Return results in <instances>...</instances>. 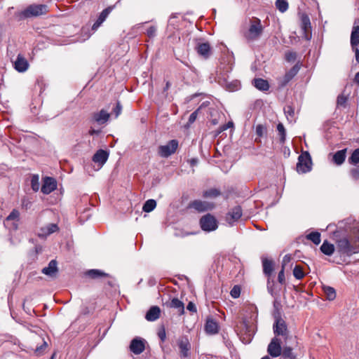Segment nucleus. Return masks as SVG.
<instances>
[{"instance_id":"23","label":"nucleus","mask_w":359,"mask_h":359,"mask_svg":"<svg viewBox=\"0 0 359 359\" xmlns=\"http://www.w3.org/2000/svg\"><path fill=\"white\" fill-rule=\"evenodd\" d=\"M301 23H302V29L304 31V36L306 39L309 40L311 36L309 35V32L311 29V22L308 15H302L301 18Z\"/></svg>"},{"instance_id":"1","label":"nucleus","mask_w":359,"mask_h":359,"mask_svg":"<svg viewBox=\"0 0 359 359\" xmlns=\"http://www.w3.org/2000/svg\"><path fill=\"white\" fill-rule=\"evenodd\" d=\"M264 27L261 20L257 17L250 18L248 25L243 27L241 33L244 39L248 43L258 41L264 33Z\"/></svg>"},{"instance_id":"21","label":"nucleus","mask_w":359,"mask_h":359,"mask_svg":"<svg viewBox=\"0 0 359 359\" xmlns=\"http://www.w3.org/2000/svg\"><path fill=\"white\" fill-rule=\"evenodd\" d=\"M262 261L263 273L266 276H267L268 279H270L274 271L275 263L273 260L267 258H262Z\"/></svg>"},{"instance_id":"43","label":"nucleus","mask_w":359,"mask_h":359,"mask_svg":"<svg viewBox=\"0 0 359 359\" xmlns=\"http://www.w3.org/2000/svg\"><path fill=\"white\" fill-rule=\"evenodd\" d=\"M346 102H347V97L344 95L341 94L337 97V106L345 107Z\"/></svg>"},{"instance_id":"27","label":"nucleus","mask_w":359,"mask_h":359,"mask_svg":"<svg viewBox=\"0 0 359 359\" xmlns=\"http://www.w3.org/2000/svg\"><path fill=\"white\" fill-rule=\"evenodd\" d=\"M346 149H344L335 152L332 156V161L337 165H341L346 157Z\"/></svg>"},{"instance_id":"14","label":"nucleus","mask_w":359,"mask_h":359,"mask_svg":"<svg viewBox=\"0 0 359 359\" xmlns=\"http://www.w3.org/2000/svg\"><path fill=\"white\" fill-rule=\"evenodd\" d=\"M57 188V182L53 177H46L43 180L41 191L44 194H49Z\"/></svg>"},{"instance_id":"11","label":"nucleus","mask_w":359,"mask_h":359,"mask_svg":"<svg viewBox=\"0 0 359 359\" xmlns=\"http://www.w3.org/2000/svg\"><path fill=\"white\" fill-rule=\"evenodd\" d=\"M243 210L240 205H236L231 208L226 215V222L232 226L242 216Z\"/></svg>"},{"instance_id":"38","label":"nucleus","mask_w":359,"mask_h":359,"mask_svg":"<svg viewBox=\"0 0 359 359\" xmlns=\"http://www.w3.org/2000/svg\"><path fill=\"white\" fill-rule=\"evenodd\" d=\"M348 162L351 165H357L359 163V147L353 150L351 156L348 159Z\"/></svg>"},{"instance_id":"32","label":"nucleus","mask_w":359,"mask_h":359,"mask_svg":"<svg viewBox=\"0 0 359 359\" xmlns=\"http://www.w3.org/2000/svg\"><path fill=\"white\" fill-rule=\"evenodd\" d=\"M320 249L325 255L331 256L334 252V245L330 243L327 241H324Z\"/></svg>"},{"instance_id":"64","label":"nucleus","mask_w":359,"mask_h":359,"mask_svg":"<svg viewBox=\"0 0 359 359\" xmlns=\"http://www.w3.org/2000/svg\"><path fill=\"white\" fill-rule=\"evenodd\" d=\"M261 359H270V358L268 355L264 356Z\"/></svg>"},{"instance_id":"45","label":"nucleus","mask_w":359,"mask_h":359,"mask_svg":"<svg viewBox=\"0 0 359 359\" xmlns=\"http://www.w3.org/2000/svg\"><path fill=\"white\" fill-rule=\"evenodd\" d=\"M284 112L286 114L287 118H289V116L290 118H293L294 116V110L290 105H287L284 108Z\"/></svg>"},{"instance_id":"19","label":"nucleus","mask_w":359,"mask_h":359,"mask_svg":"<svg viewBox=\"0 0 359 359\" xmlns=\"http://www.w3.org/2000/svg\"><path fill=\"white\" fill-rule=\"evenodd\" d=\"M110 117V114L104 109L98 112H95L92 115V119L94 122L101 125L107 123Z\"/></svg>"},{"instance_id":"29","label":"nucleus","mask_w":359,"mask_h":359,"mask_svg":"<svg viewBox=\"0 0 359 359\" xmlns=\"http://www.w3.org/2000/svg\"><path fill=\"white\" fill-rule=\"evenodd\" d=\"M254 86L259 90L266 91L269 88V84L266 80L263 79H255L252 81Z\"/></svg>"},{"instance_id":"25","label":"nucleus","mask_w":359,"mask_h":359,"mask_svg":"<svg viewBox=\"0 0 359 359\" xmlns=\"http://www.w3.org/2000/svg\"><path fill=\"white\" fill-rule=\"evenodd\" d=\"M205 330L210 334H217L219 331L217 323L213 319H207L205 325Z\"/></svg>"},{"instance_id":"62","label":"nucleus","mask_w":359,"mask_h":359,"mask_svg":"<svg viewBox=\"0 0 359 359\" xmlns=\"http://www.w3.org/2000/svg\"><path fill=\"white\" fill-rule=\"evenodd\" d=\"M189 163L191 166H195L198 163V159L197 158H191L189 161Z\"/></svg>"},{"instance_id":"47","label":"nucleus","mask_w":359,"mask_h":359,"mask_svg":"<svg viewBox=\"0 0 359 359\" xmlns=\"http://www.w3.org/2000/svg\"><path fill=\"white\" fill-rule=\"evenodd\" d=\"M350 175L355 180H359V165L350 170Z\"/></svg>"},{"instance_id":"12","label":"nucleus","mask_w":359,"mask_h":359,"mask_svg":"<svg viewBox=\"0 0 359 359\" xmlns=\"http://www.w3.org/2000/svg\"><path fill=\"white\" fill-rule=\"evenodd\" d=\"M195 49L197 53L205 60L208 59L212 53V48L208 42H198Z\"/></svg>"},{"instance_id":"15","label":"nucleus","mask_w":359,"mask_h":359,"mask_svg":"<svg viewBox=\"0 0 359 359\" xmlns=\"http://www.w3.org/2000/svg\"><path fill=\"white\" fill-rule=\"evenodd\" d=\"M58 230L59 228L56 224L50 223L41 227L37 232V236L43 238H46L48 236L57 231Z\"/></svg>"},{"instance_id":"4","label":"nucleus","mask_w":359,"mask_h":359,"mask_svg":"<svg viewBox=\"0 0 359 359\" xmlns=\"http://www.w3.org/2000/svg\"><path fill=\"white\" fill-rule=\"evenodd\" d=\"M48 12V8L46 4H32L22 11L21 15L25 18H29L45 15Z\"/></svg>"},{"instance_id":"9","label":"nucleus","mask_w":359,"mask_h":359,"mask_svg":"<svg viewBox=\"0 0 359 359\" xmlns=\"http://www.w3.org/2000/svg\"><path fill=\"white\" fill-rule=\"evenodd\" d=\"M178 147V141L172 140L165 145H161L158 147V154L163 158H167L173 154Z\"/></svg>"},{"instance_id":"31","label":"nucleus","mask_w":359,"mask_h":359,"mask_svg":"<svg viewBox=\"0 0 359 359\" xmlns=\"http://www.w3.org/2000/svg\"><path fill=\"white\" fill-rule=\"evenodd\" d=\"M86 275L92 279L109 276L108 273H106L100 269H90L86 272Z\"/></svg>"},{"instance_id":"51","label":"nucleus","mask_w":359,"mask_h":359,"mask_svg":"<svg viewBox=\"0 0 359 359\" xmlns=\"http://www.w3.org/2000/svg\"><path fill=\"white\" fill-rule=\"evenodd\" d=\"M31 184H32V189H33L34 191H37L39 190V182H38V178H37V177H34L32 179Z\"/></svg>"},{"instance_id":"41","label":"nucleus","mask_w":359,"mask_h":359,"mask_svg":"<svg viewBox=\"0 0 359 359\" xmlns=\"http://www.w3.org/2000/svg\"><path fill=\"white\" fill-rule=\"evenodd\" d=\"M277 130H278V135L280 136V143H284L285 141L286 131H285V127L283 125V123H279L277 125Z\"/></svg>"},{"instance_id":"13","label":"nucleus","mask_w":359,"mask_h":359,"mask_svg":"<svg viewBox=\"0 0 359 359\" xmlns=\"http://www.w3.org/2000/svg\"><path fill=\"white\" fill-rule=\"evenodd\" d=\"M146 341L140 337L134 338L130 344V351L135 355L142 353L145 349Z\"/></svg>"},{"instance_id":"7","label":"nucleus","mask_w":359,"mask_h":359,"mask_svg":"<svg viewBox=\"0 0 359 359\" xmlns=\"http://www.w3.org/2000/svg\"><path fill=\"white\" fill-rule=\"evenodd\" d=\"M284 344L282 339L278 337H273L268 345L267 352L273 358H276L281 355L282 346Z\"/></svg>"},{"instance_id":"36","label":"nucleus","mask_w":359,"mask_h":359,"mask_svg":"<svg viewBox=\"0 0 359 359\" xmlns=\"http://www.w3.org/2000/svg\"><path fill=\"white\" fill-rule=\"evenodd\" d=\"M156 202L155 200L154 199H149L147 200L143 207H142V210L145 212H151L153 210H154V208H156Z\"/></svg>"},{"instance_id":"48","label":"nucleus","mask_w":359,"mask_h":359,"mask_svg":"<svg viewBox=\"0 0 359 359\" xmlns=\"http://www.w3.org/2000/svg\"><path fill=\"white\" fill-rule=\"evenodd\" d=\"M285 269H281L278 275V281L280 284L284 285L285 284Z\"/></svg>"},{"instance_id":"16","label":"nucleus","mask_w":359,"mask_h":359,"mask_svg":"<svg viewBox=\"0 0 359 359\" xmlns=\"http://www.w3.org/2000/svg\"><path fill=\"white\" fill-rule=\"evenodd\" d=\"M114 6H108L107 8L104 9L100 15L98 16L97 20L95 22V23L92 26V29L93 31H95L97 29L98 27L105 21L109 13L112 11L114 9Z\"/></svg>"},{"instance_id":"3","label":"nucleus","mask_w":359,"mask_h":359,"mask_svg":"<svg viewBox=\"0 0 359 359\" xmlns=\"http://www.w3.org/2000/svg\"><path fill=\"white\" fill-rule=\"evenodd\" d=\"M337 248L341 255L350 257L359 252V244L352 240L343 238L337 241Z\"/></svg>"},{"instance_id":"6","label":"nucleus","mask_w":359,"mask_h":359,"mask_svg":"<svg viewBox=\"0 0 359 359\" xmlns=\"http://www.w3.org/2000/svg\"><path fill=\"white\" fill-rule=\"evenodd\" d=\"M199 224L201 229L204 231H212L217 229L218 222L215 216L208 213L200 219Z\"/></svg>"},{"instance_id":"22","label":"nucleus","mask_w":359,"mask_h":359,"mask_svg":"<svg viewBox=\"0 0 359 359\" xmlns=\"http://www.w3.org/2000/svg\"><path fill=\"white\" fill-rule=\"evenodd\" d=\"M161 314V309L157 306H151L147 312L145 318L148 321H155L159 318Z\"/></svg>"},{"instance_id":"44","label":"nucleus","mask_w":359,"mask_h":359,"mask_svg":"<svg viewBox=\"0 0 359 359\" xmlns=\"http://www.w3.org/2000/svg\"><path fill=\"white\" fill-rule=\"evenodd\" d=\"M231 296L233 298H238L241 294V288L238 285H235L230 292Z\"/></svg>"},{"instance_id":"26","label":"nucleus","mask_w":359,"mask_h":359,"mask_svg":"<svg viewBox=\"0 0 359 359\" xmlns=\"http://www.w3.org/2000/svg\"><path fill=\"white\" fill-rule=\"evenodd\" d=\"M19 217H20V212L18 210L13 209L11 212L8 215V216L6 217V221L4 222V224L6 226L8 225V223L11 221H13V229H18V222L19 221Z\"/></svg>"},{"instance_id":"37","label":"nucleus","mask_w":359,"mask_h":359,"mask_svg":"<svg viewBox=\"0 0 359 359\" xmlns=\"http://www.w3.org/2000/svg\"><path fill=\"white\" fill-rule=\"evenodd\" d=\"M306 238L311 241L315 245L320 244L321 241L320 233L318 231H313L306 235Z\"/></svg>"},{"instance_id":"61","label":"nucleus","mask_w":359,"mask_h":359,"mask_svg":"<svg viewBox=\"0 0 359 359\" xmlns=\"http://www.w3.org/2000/svg\"><path fill=\"white\" fill-rule=\"evenodd\" d=\"M353 81L355 83L359 86V72L355 74Z\"/></svg>"},{"instance_id":"35","label":"nucleus","mask_w":359,"mask_h":359,"mask_svg":"<svg viewBox=\"0 0 359 359\" xmlns=\"http://www.w3.org/2000/svg\"><path fill=\"white\" fill-rule=\"evenodd\" d=\"M323 289L327 299L332 301L336 298V291L334 287L330 286H323Z\"/></svg>"},{"instance_id":"60","label":"nucleus","mask_w":359,"mask_h":359,"mask_svg":"<svg viewBox=\"0 0 359 359\" xmlns=\"http://www.w3.org/2000/svg\"><path fill=\"white\" fill-rule=\"evenodd\" d=\"M100 132H101V131H100V130H95V129H93V128H90V129L89 130L88 133H89V135H98V134H100Z\"/></svg>"},{"instance_id":"5","label":"nucleus","mask_w":359,"mask_h":359,"mask_svg":"<svg viewBox=\"0 0 359 359\" xmlns=\"http://www.w3.org/2000/svg\"><path fill=\"white\" fill-rule=\"evenodd\" d=\"M312 161L308 151H304L298 157L297 171L299 173H306L311 170Z\"/></svg>"},{"instance_id":"58","label":"nucleus","mask_w":359,"mask_h":359,"mask_svg":"<svg viewBox=\"0 0 359 359\" xmlns=\"http://www.w3.org/2000/svg\"><path fill=\"white\" fill-rule=\"evenodd\" d=\"M267 290L269 291V292L273 295V289L272 287V286L271 285V282H270V279H268V281H267Z\"/></svg>"},{"instance_id":"49","label":"nucleus","mask_w":359,"mask_h":359,"mask_svg":"<svg viewBox=\"0 0 359 359\" xmlns=\"http://www.w3.org/2000/svg\"><path fill=\"white\" fill-rule=\"evenodd\" d=\"M122 111V106L120 103V102H117L116 107L113 109V112L115 114V117L117 118L121 113Z\"/></svg>"},{"instance_id":"24","label":"nucleus","mask_w":359,"mask_h":359,"mask_svg":"<svg viewBox=\"0 0 359 359\" xmlns=\"http://www.w3.org/2000/svg\"><path fill=\"white\" fill-rule=\"evenodd\" d=\"M15 69L19 72H25L28 68V62L27 60L22 57L20 55H18L17 59L15 62Z\"/></svg>"},{"instance_id":"50","label":"nucleus","mask_w":359,"mask_h":359,"mask_svg":"<svg viewBox=\"0 0 359 359\" xmlns=\"http://www.w3.org/2000/svg\"><path fill=\"white\" fill-rule=\"evenodd\" d=\"M156 32V28L154 26L149 27L147 30V34L149 38L155 36Z\"/></svg>"},{"instance_id":"46","label":"nucleus","mask_w":359,"mask_h":359,"mask_svg":"<svg viewBox=\"0 0 359 359\" xmlns=\"http://www.w3.org/2000/svg\"><path fill=\"white\" fill-rule=\"evenodd\" d=\"M202 106H201L200 107H198L196 110H195L194 112H192L189 117V120H188V123L189 124H192L196 119L197 118V116H198V111L199 110L201 109Z\"/></svg>"},{"instance_id":"59","label":"nucleus","mask_w":359,"mask_h":359,"mask_svg":"<svg viewBox=\"0 0 359 359\" xmlns=\"http://www.w3.org/2000/svg\"><path fill=\"white\" fill-rule=\"evenodd\" d=\"M352 49H353V50L355 53V60L357 61L358 63H359V50H358V47H355V48H352Z\"/></svg>"},{"instance_id":"10","label":"nucleus","mask_w":359,"mask_h":359,"mask_svg":"<svg viewBox=\"0 0 359 359\" xmlns=\"http://www.w3.org/2000/svg\"><path fill=\"white\" fill-rule=\"evenodd\" d=\"M177 346L180 349L181 358H187L190 355L191 345L187 336H182L177 339Z\"/></svg>"},{"instance_id":"2","label":"nucleus","mask_w":359,"mask_h":359,"mask_svg":"<svg viewBox=\"0 0 359 359\" xmlns=\"http://www.w3.org/2000/svg\"><path fill=\"white\" fill-rule=\"evenodd\" d=\"M273 329L274 337L280 338L285 344H288L290 340H296V337H293L290 334L286 323L281 318H276Z\"/></svg>"},{"instance_id":"33","label":"nucleus","mask_w":359,"mask_h":359,"mask_svg":"<svg viewBox=\"0 0 359 359\" xmlns=\"http://www.w3.org/2000/svg\"><path fill=\"white\" fill-rule=\"evenodd\" d=\"M300 69V66L298 64H296L294 65L284 76V81L285 83L289 82L290 80H292L294 76L297 75L298 72Z\"/></svg>"},{"instance_id":"18","label":"nucleus","mask_w":359,"mask_h":359,"mask_svg":"<svg viewBox=\"0 0 359 359\" xmlns=\"http://www.w3.org/2000/svg\"><path fill=\"white\" fill-rule=\"evenodd\" d=\"M165 305L168 308L177 309L179 315L184 313V304L178 298H172V299L165 302Z\"/></svg>"},{"instance_id":"20","label":"nucleus","mask_w":359,"mask_h":359,"mask_svg":"<svg viewBox=\"0 0 359 359\" xmlns=\"http://www.w3.org/2000/svg\"><path fill=\"white\" fill-rule=\"evenodd\" d=\"M109 154L103 149H99L93 156V161L98 163L100 167H102L107 161Z\"/></svg>"},{"instance_id":"55","label":"nucleus","mask_w":359,"mask_h":359,"mask_svg":"<svg viewBox=\"0 0 359 359\" xmlns=\"http://www.w3.org/2000/svg\"><path fill=\"white\" fill-rule=\"evenodd\" d=\"M158 336L161 340V341H164L166 338L165 331L164 329H163L161 331H159L158 333Z\"/></svg>"},{"instance_id":"54","label":"nucleus","mask_w":359,"mask_h":359,"mask_svg":"<svg viewBox=\"0 0 359 359\" xmlns=\"http://www.w3.org/2000/svg\"><path fill=\"white\" fill-rule=\"evenodd\" d=\"M233 126V122L229 121L227 123H226L220 127V131H224V130H227L228 128H231Z\"/></svg>"},{"instance_id":"30","label":"nucleus","mask_w":359,"mask_h":359,"mask_svg":"<svg viewBox=\"0 0 359 359\" xmlns=\"http://www.w3.org/2000/svg\"><path fill=\"white\" fill-rule=\"evenodd\" d=\"M281 355L284 359H296L297 358V355L293 352L292 348L290 346H287V344H283L281 351Z\"/></svg>"},{"instance_id":"34","label":"nucleus","mask_w":359,"mask_h":359,"mask_svg":"<svg viewBox=\"0 0 359 359\" xmlns=\"http://www.w3.org/2000/svg\"><path fill=\"white\" fill-rule=\"evenodd\" d=\"M221 195L220 190L212 188L203 192V197L207 198H215Z\"/></svg>"},{"instance_id":"17","label":"nucleus","mask_w":359,"mask_h":359,"mask_svg":"<svg viewBox=\"0 0 359 359\" xmlns=\"http://www.w3.org/2000/svg\"><path fill=\"white\" fill-rule=\"evenodd\" d=\"M41 272L51 278H55L58 273L57 262L55 259L51 260L48 266L44 267Z\"/></svg>"},{"instance_id":"8","label":"nucleus","mask_w":359,"mask_h":359,"mask_svg":"<svg viewBox=\"0 0 359 359\" xmlns=\"http://www.w3.org/2000/svg\"><path fill=\"white\" fill-rule=\"evenodd\" d=\"M188 208L194 209L198 212H203L214 209L215 204L208 201L194 200L189 203Z\"/></svg>"},{"instance_id":"57","label":"nucleus","mask_w":359,"mask_h":359,"mask_svg":"<svg viewBox=\"0 0 359 359\" xmlns=\"http://www.w3.org/2000/svg\"><path fill=\"white\" fill-rule=\"evenodd\" d=\"M256 133L259 136L262 135L263 127L261 125H258L256 128Z\"/></svg>"},{"instance_id":"28","label":"nucleus","mask_w":359,"mask_h":359,"mask_svg":"<svg viewBox=\"0 0 359 359\" xmlns=\"http://www.w3.org/2000/svg\"><path fill=\"white\" fill-rule=\"evenodd\" d=\"M359 44V25L353 26L351 34V46L352 48Z\"/></svg>"},{"instance_id":"63","label":"nucleus","mask_w":359,"mask_h":359,"mask_svg":"<svg viewBox=\"0 0 359 359\" xmlns=\"http://www.w3.org/2000/svg\"><path fill=\"white\" fill-rule=\"evenodd\" d=\"M211 123L212 125H217L218 123V121L216 118H215L211 121Z\"/></svg>"},{"instance_id":"40","label":"nucleus","mask_w":359,"mask_h":359,"mask_svg":"<svg viewBox=\"0 0 359 359\" xmlns=\"http://www.w3.org/2000/svg\"><path fill=\"white\" fill-rule=\"evenodd\" d=\"M276 6L280 12L284 13L288 9V3L287 0H276Z\"/></svg>"},{"instance_id":"39","label":"nucleus","mask_w":359,"mask_h":359,"mask_svg":"<svg viewBox=\"0 0 359 359\" xmlns=\"http://www.w3.org/2000/svg\"><path fill=\"white\" fill-rule=\"evenodd\" d=\"M293 276L297 280H301L305 276L303 268L300 265H295L293 269Z\"/></svg>"},{"instance_id":"52","label":"nucleus","mask_w":359,"mask_h":359,"mask_svg":"<svg viewBox=\"0 0 359 359\" xmlns=\"http://www.w3.org/2000/svg\"><path fill=\"white\" fill-rule=\"evenodd\" d=\"M291 256L290 255H286L284 256L283 261H282V268L285 269L286 265L290 262L291 261Z\"/></svg>"},{"instance_id":"42","label":"nucleus","mask_w":359,"mask_h":359,"mask_svg":"<svg viewBox=\"0 0 359 359\" xmlns=\"http://www.w3.org/2000/svg\"><path fill=\"white\" fill-rule=\"evenodd\" d=\"M297 58V53L293 51H287L285 54V59L287 62H294Z\"/></svg>"},{"instance_id":"56","label":"nucleus","mask_w":359,"mask_h":359,"mask_svg":"<svg viewBox=\"0 0 359 359\" xmlns=\"http://www.w3.org/2000/svg\"><path fill=\"white\" fill-rule=\"evenodd\" d=\"M47 347V343L46 341H43V344L39 347H36V352L38 353H41L43 350Z\"/></svg>"},{"instance_id":"53","label":"nucleus","mask_w":359,"mask_h":359,"mask_svg":"<svg viewBox=\"0 0 359 359\" xmlns=\"http://www.w3.org/2000/svg\"><path fill=\"white\" fill-rule=\"evenodd\" d=\"M187 310H189V311H191L192 313H196V311H197L196 306L195 304L193 303L192 302H189V304L187 306Z\"/></svg>"}]
</instances>
